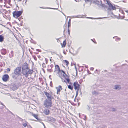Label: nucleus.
Returning <instances> with one entry per match:
<instances>
[{
	"instance_id": "nucleus-30",
	"label": "nucleus",
	"mask_w": 128,
	"mask_h": 128,
	"mask_svg": "<svg viewBox=\"0 0 128 128\" xmlns=\"http://www.w3.org/2000/svg\"><path fill=\"white\" fill-rule=\"evenodd\" d=\"M30 41L31 43H33L34 44H36V42L34 40H30Z\"/></svg>"
},
{
	"instance_id": "nucleus-7",
	"label": "nucleus",
	"mask_w": 128,
	"mask_h": 128,
	"mask_svg": "<svg viewBox=\"0 0 128 128\" xmlns=\"http://www.w3.org/2000/svg\"><path fill=\"white\" fill-rule=\"evenodd\" d=\"M18 43H20V46L22 48L23 51L24 50L25 47L24 46V40H18Z\"/></svg>"
},
{
	"instance_id": "nucleus-59",
	"label": "nucleus",
	"mask_w": 128,
	"mask_h": 128,
	"mask_svg": "<svg viewBox=\"0 0 128 128\" xmlns=\"http://www.w3.org/2000/svg\"><path fill=\"white\" fill-rule=\"evenodd\" d=\"M87 18H90L92 19L94 18H93L87 17Z\"/></svg>"
},
{
	"instance_id": "nucleus-12",
	"label": "nucleus",
	"mask_w": 128,
	"mask_h": 128,
	"mask_svg": "<svg viewBox=\"0 0 128 128\" xmlns=\"http://www.w3.org/2000/svg\"><path fill=\"white\" fill-rule=\"evenodd\" d=\"M12 90H16L18 88V87L16 84H13L12 86Z\"/></svg>"
},
{
	"instance_id": "nucleus-51",
	"label": "nucleus",
	"mask_w": 128,
	"mask_h": 128,
	"mask_svg": "<svg viewBox=\"0 0 128 128\" xmlns=\"http://www.w3.org/2000/svg\"><path fill=\"white\" fill-rule=\"evenodd\" d=\"M68 23H70V19L68 20Z\"/></svg>"
},
{
	"instance_id": "nucleus-25",
	"label": "nucleus",
	"mask_w": 128,
	"mask_h": 128,
	"mask_svg": "<svg viewBox=\"0 0 128 128\" xmlns=\"http://www.w3.org/2000/svg\"><path fill=\"white\" fill-rule=\"evenodd\" d=\"M64 62L66 63V65L68 66V65L69 64V62L67 60H64Z\"/></svg>"
},
{
	"instance_id": "nucleus-42",
	"label": "nucleus",
	"mask_w": 128,
	"mask_h": 128,
	"mask_svg": "<svg viewBox=\"0 0 128 128\" xmlns=\"http://www.w3.org/2000/svg\"><path fill=\"white\" fill-rule=\"evenodd\" d=\"M29 50L30 52V54H32V51H31L30 49H29Z\"/></svg>"
},
{
	"instance_id": "nucleus-64",
	"label": "nucleus",
	"mask_w": 128,
	"mask_h": 128,
	"mask_svg": "<svg viewBox=\"0 0 128 128\" xmlns=\"http://www.w3.org/2000/svg\"><path fill=\"white\" fill-rule=\"evenodd\" d=\"M38 57L39 58H41V56H38Z\"/></svg>"
},
{
	"instance_id": "nucleus-35",
	"label": "nucleus",
	"mask_w": 128,
	"mask_h": 128,
	"mask_svg": "<svg viewBox=\"0 0 128 128\" xmlns=\"http://www.w3.org/2000/svg\"><path fill=\"white\" fill-rule=\"evenodd\" d=\"M78 90H77V91H76V97L78 95Z\"/></svg>"
},
{
	"instance_id": "nucleus-8",
	"label": "nucleus",
	"mask_w": 128,
	"mask_h": 128,
	"mask_svg": "<svg viewBox=\"0 0 128 128\" xmlns=\"http://www.w3.org/2000/svg\"><path fill=\"white\" fill-rule=\"evenodd\" d=\"M22 69H30V68L28 66V63L26 62H25L22 66Z\"/></svg>"
},
{
	"instance_id": "nucleus-53",
	"label": "nucleus",
	"mask_w": 128,
	"mask_h": 128,
	"mask_svg": "<svg viewBox=\"0 0 128 128\" xmlns=\"http://www.w3.org/2000/svg\"><path fill=\"white\" fill-rule=\"evenodd\" d=\"M68 34H70V30L69 29H68Z\"/></svg>"
},
{
	"instance_id": "nucleus-22",
	"label": "nucleus",
	"mask_w": 128,
	"mask_h": 128,
	"mask_svg": "<svg viewBox=\"0 0 128 128\" xmlns=\"http://www.w3.org/2000/svg\"><path fill=\"white\" fill-rule=\"evenodd\" d=\"M100 4H98L100 5V6H101L102 7H104L105 6V5L104 4H102V1L100 0Z\"/></svg>"
},
{
	"instance_id": "nucleus-33",
	"label": "nucleus",
	"mask_w": 128,
	"mask_h": 128,
	"mask_svg": "<svg viewBox=\"0 0 128 128\" xmlns=\"http://www.w3.org/2000/svg\"><path fill=\"white\" fill-rule=\"evenodd\" d=\"M61 72H62V73H63V74H64L65 75H66V74L65 72L63 70H61Z\"/></svg>"
},
{
	"instance_id": "nucleus-49",
	"label": "nucleus",
	"mask_w": 128,
	"mask_h": 128,
	"mask_svg": "<svg viewBox=\"0 0 128 128\" xmlns=\"http://www.w3.org/2000/svg\"><path fill=\"white\" fill-rule=\"evenodd\" d=\"M41 123H42V124H43V125H44V128H45V125H44V124L43 122H41Z\"/></svg>"
},
{
	"instance_id": "nucleus-9",
	"label": "nucleus",
	"mask_w": 128,
	"mask_h": 128,
	"mask_svg": "<svg viewBox=\"0 0 128 128\" xmlns=\"http://www.w3.org/2000/svg\"><path fill=\"white\" fill-rule=\"evenodd\" d=\"M47 120L49 122H54L56 120V119L53 117L51 116H47Z\"/></svg>"
},
{
	"instance_id": "nucleus-57",
	"label": "nucleus",
	"mask_w": 128,
	"mask_h": 128,
	"mask_svg": "<svg viewBox=\"0 0 128 128\" xmlns=\"http://www.w3.org/2000/svg\"><path fill=\"white\" fill-rule=\"evenodd\" d=\"M63 53L65 54H66V52L64 50V51Z\"/></svg>"
},
{
	"instance_id": "nucleus-20",
	"label": "nucleus",
	"mask_w": 128,
	"mask_h": 128,
	"mask_svg": "<svg viewBox=\"0 0 128 128\" xmlns=\"http://www.w3.org/2000/svg\"><path fill=\"white\" fill-rule=\"evenodd\" d=\"M65 79L66 80L67 82L68 83H70V84H72L71 82H70V79L69 78H65Z\"/></svg>"
},
{
	"instance_id": "nucleus-16",
	"label": "nucleus",
	"mask_w": 128,
	"mask_h": 128,
	"mask_svg": "<svg viewBox=\"0 0 128 128\" xmlns=\"http://www.w3.org/2000/svg\"><path fill=\"white\" fill-rule=\"evenodd\" d=\"M83 16H81V15H78L77 16H72L71 18H82Z\"/></svg>"
},
{
	"instance_id": "nucleus-11",
	"label": "nucleus",
	"mask_w": 128,
	"mask_h": 128,
	"mask_svg": "<svg viewBox=\"0 0 128 128\" xmlns=\"http://www.w3.org/2000/svg\"><path fill=\"white\" fill-rule=\"evenodd\" d=\"M30 112L32 114V115L34 116L36 119L38 120H41L38 118V115L36 114H33L32 112Z\"/></svg>"
},
{
	"instance_id": "nucleus-44",
	"label": "nucleus",
	"mask_w": 128,
	"mask_h": 128,
	"mask_svg": "<svg viewBox=\"0 0 128 128\" xmlns=\"http://www.w3.org/2000/svg\"><path fill=\"white\" fill-rule=\"evenodd\" d=\"M86 116H84V120H86Z\"/></svg>"
},
{
	"instance_id": "nucleus-62",
	"label": "nucleus",
	"mask_w": 128,
	"mask_h": 128,
	"mask_svg": "<svg viewBox=\"0 0 128 128\" xmlns=\"http://www.w3.org/2000/svg\"><path fill=\"white\" fill-rule=\"evenodd\" d=\"M58 87L59 88H62L61 86H60V85Z\"/></svg>"
},
{
	"instance_id": "nucleus-21",
	"label": "nucleus",
	"mask_w": 128,
	"mask_h": 128,
	"mask_svg": "<svg viewBox=\"0 0 128 128\" xmlns=\"http://www.w3.org/2000/svg\"><path fill=\"white\" fill-rule=\"evenodd\" d=\"M56 88L57 89V94H60V92H59L60 91V90L59 88Z\"/></svg>"
},
{
	"instance_id": "nucleus-40",
	"label": "nucleus",
	"mask_w": 128,
	"mask_h": 128,
	"mask_svg": "<svg viewBox=\"0 0 128 128\" xmlns=\"http://www.w3.org/2000/svg\"><path fill=\"white\" fill-rule=\"evenodd\" d=\"M68 28H69L70 27V23H68Z\"/></svg>"
},
{
	"instance_id": "nucleus-18",
	"label": "nucleus",
	"mask_w": 128,
	"mask_h": 128,
	"mask_svg": "<svg viewBox=\"0 0 128 128\" xmlns=\"http://www.w3.org/2000/svg\"><path fill=\"white\" fill-rule=\"evenodd\" d=\"M68 88L69 89H70L71 90H73V87L72 84L68 85Z\"/></svg>"
},
{
	"instance_id": "nucleus-61",
	"label": "nucleus",
	"mask_w": 128,
	"mask_h": 128,
	"mask_svg": "<svg viewBox=\"0 0 128 128\" xmlns=\"http://www.w3.org/2000/svg\"><path fill=\"white\" fill-rule=\"evenodd\" d=\"M11 54H13V51H12L11 52Z\"/></svg>"
},
{
	"instance_id": "nucleus-10",
	"label": "nucleus",
	"mask_w": 128,
	"mask_h": 128,
	"mask_svg": "<svg viewBox=\"0 0 128 128\" xmlns=\"http://www.w3.org/2000/svg\"><path fill=\"white\" fill-rule=\"evenodd\" d=\"M108 5L109 8H108L110 9H112V10H116V8L115 6H114L112 4H111V3L109 2L107 4Z\"/></svg>"
},
{
	"instance_id": "nucleus-23",
	"label": "nucleus",
	"mask_w": 128,
	"mask_h": 128,
	"mask_svg": "<svg viewBox=\"0 0 128 128\" xmlns=\"http://www.w3.org/2000/svg\"><path fill=\"white\" fill-rule=\"evenodd\" d=\"M4 38L3 36L2 35H0V40H4Z\"/></svg>"
},
{
	"instance_id": "nucleus-54",
	"label": "nucleus",
	"mask_w": 128,
	"mask_h": 128,
	"mask_svg": "<svg viewBox=\"0 0 128 128\" xmlns=\"http://www.w3.org/2000/svg\"><path fill=\"white\" fill-rule=\"evenodd\" d=\"M87 106L88 107V110H89L90 109V106H89L88 105Z\"/></svg>"
},
{
	"instance_id": "nucleus-52",
	"label": "nucleus",
	"mask_w": 128,
	"mask_h": 128,
	"mask_svg": "<svg viewBox=\"0 0 128 128\" xmlns=\"http://www.w3.org/2000/svg\"><path fill=\"white\" fill-rule=\"evenodd\" d=\"M62 76L63 77H64L65 78H66V77H65V76L64 74H63L62 75Z\"/></svg>"
},
{
	"instance_id": "nucleus-48",
	"label": "nucleus",
	"mask_w": 128,
	"mask_h": 128,
	"mask_svg": "<svg viewBox=\"0 0 128 128\" xmlns=\"http://www.w3.org/2000/svg\"><path fill=\"white\" fill-rule=\"evenodd\" d=\"M92 42H94V43L95 44H96V40H92Z\"/></svg>"
},
{
	"instance_id": "nucleus-3",
	"label": "nucleus",
	"mask_w": 128,
	"mask_h": 128,
	"mask_svg": "<svg viewBox=\"0 0 128 128\" xmlns=\"http://www.w3.org/2000/svg\"><path fill=\"white\" fill-rule=\"evenodd\" d=\"M22 73L24 76L26 78L28 77L29 74H32L33 71L32 70L30 69H22Z\"/></svg>"
},
{
	"instance_id": "nucleus-27",
	"label": "nucleus",
	"mask_w": 128,
	"mask_h": 128,
	"mask_svg": "<svg viewBox=\"0 0 128 128\" xmlns=\"http://www.w3.org/2000/svg\"><path fill=\"white\" fill-rule=\"evenodd\" d=\"M100 2L99 1H97L96 2V4L98 6H100V5L98 4H100Z\"/></svg>"
},
{
	"instance_id": "nucleus-31",
	"label": "nucleus",
	"mask_w": 128,
	"mask_h": 128,
	"mask_svg": "<svg viewBox=\"0 0 128 128\" xmlns=\"http://www.w3.org/2000/svg\"><path fill=\"white\" fill-rule=\"evenodd\" d=\"M32 56L35 60H37V58L35 56Z\"/></svg>"
},
{
	"instance_id": "nucleus-32",
	"label": "nucleus",
	"mask_w": 128,
	"mask_h": 128,
	"mask_svg": "<svg viewBox=\"0 0 128 128\" xmlns=\"http://www.w3.org/2000/svg\"><path fill=\"white\" fill-rule=\"evenodd\" d=\"M42 66L44 68H45L46 67V65L44 63H43L42 64Z\"/></svg>"
},
{
	"instance_id": "nucleus-4",
	"label": "nucleus",
	"mask_w": 128,
	"mask_h": 128,
	"mask_svg": "<svg viewBox=\"0 0 128 128\" xmlns=\"http://www.w3.org/2000/svg\"><path fill=\"white\" fill-rule=\"evenodd\" d=\"M22 11H14L13 12V16L15 17V16L16 18L19 17L22 14Z\"/></svg>"
},
{
	"instance_id": "nucleus-28",
	"label": "nucleus",
	"mask_w": 128,
	"mask_h": 128,
	"mask_svg": "<svg viewBox=\"0 0 128 128\" xmlns=\"http://www.w3.org/2000/svg\"><path fill=\"white\" fill-rule=\"evenodd\" d=\"M72 63H73V62H72L71 64V66H72L73 65V64H72ZM73 65L75 66V68L76 70H77V68L76 67V64L75 63H75H74Z\"/></svg>"
},
{
	"instance_id": "nucleus-6",
	"label": "nucleus",
	"mask_w": 128,
	"mask_h": 128,
	"mask_svg": "<svg viewBox=\"0 0 128 128\" xmlns=\"http://www.w3.org/2000/svg\"><path fill=\"white\" fill-rule=\"evenodd\" d=\"M10 78L8 74H4L3 76L2 79L4 82H6L8 81Z\"/></svg>"
},
{
	"instance_id": "nucleus-15",
	"label": "nucleus",
	"mask_w": 128,
	"mask_h": 128,
	"mask_svg": "<svg viewBox=\"0 0 128 128\" xmlns=\"http://www.w3.org/2000/svg\"><path fill=\"white\" fill-rule=\"evenodd\" d=\"M66 40H64L62 44L61 43V44L62 45V48H64L66 46Z\"/></svg>"
},
{
	"instance_id": "nucleus-13",
	"label": "nucleus",
	"mask_w": 128,
	"mask_h": 128,
	"mask_svg": "<svg viewBox=\"0 0 128 128\" xmlns=\"http://www.w3.org/2000/svg\"><path fill=\"white\" fill-rule=\"evenodd\" d=\"M1 53L3 55H5L6 53V50L4 48H2L1 51Z\"/></svg>"
},
{
	"instance_id": "nucleus-46",
	"label": "nucleus",
	"mask_w": 128,
	"mask_h": 128,
	"mask_svg": "<svg viewBox=\"0 0 128 128\" xmlns=\"http://www.w3.org/2000/svg\"><path fill=\"white\" fill-rule=\"evenodd\" d=\"M36 50H37V51H38V52H41V50L39 49H37Z\"/></svg>"
},
{
	"instance_id": "nucleus-56",
	"label": "nucleus",
	"mask_w": 128,
	"mask_h": 128,
	"mask_svg": "<svg viewBox=\"0 0 128 128\" xmlns=\"http://www.w3.org/2000/svg\"><path fill=\"white\" fill-rule=\"evenodd\" d=\"M65 77H66H66H67V78H69V77L66 74V75H65Z\"/></svg>"
},
{
	"instance_id": "nucleus-34",
	"label": "nucleus",
	"mask_w": 128,
	"mask_h": 128,
	"mask_svg": "<svg viewBox=\"0 0 128 128\" xmlns=\"http://www.w3.org/2000/svg\"><path fill=\"white\" fill-rule=\"evenodd\" d=\"M110 110L113 111H114L115 110V109L114 108H110Z\"/></svg>"
},
{
	"instance_id": "nucleus-45",
	"label": "nucleus",
	"mask_w": 128,
	"mask_h": 128,
	"mask_svg": "<svg viewBox=\"0 0 128 128\" xmlns=\"http://www.w3.org/2000/svg\"><path fill=\"white\" fill-rule=\"evenodd\" d=\"M2 85H4L5 86H6L5 85L3 84H2V83L0 82V86H2Z\"/></svg>"
},
{
	"instance_id": "nucleus-50",
	"label": "nucleus",
	"mask_w": 128,
	"mask_h": 128,
	"mask_svg": "<svg viewBox=\"0 0 128 128\" xmlns=\"http://www.w3.org/2000/svg\"><path fill=\"white\" fill-rule=\"evenodd\" d=\"M50 66L51 68H52L54 67V65L53 64H51L50 65Z\"/></svg>"
},
{
	"instance_id": "nucleus-41",
	"label": "nucleus",
	"mask_w": 128,
	"mask_h": 128,
	"mask_svg": "<svg viewBox=\"0 0 128 128\" xmlns=\"http://www.w3.org/2000/svg\"><path fill=\"white\" fill-rule=\"evenodd\" d=\"M94 68L93 67H91L90 68V70H94Z\"/></svg>"
},
{
	"instance_id": "nucleus-26",
	"label": "nucleus",
	"mask_w": 128,
	"mask_h": 128,
	"mask_svg": "<svg viewBox=\"0 0 128 128\" xmlns=\"http://www.w3.org/2000/svg\"><path fill=\"white\" fill-rule=\"evenodd\" d=\"M40 8H48V9H57V8H42V7H40Z\"/></svg>"
},
{
	"instance_id": "nucleus-29",
	"label": "nucleus",
	"mask_w": 128,
	"mask_h": 128,
	"mask_svg": "<svg viewBox=\"0 0 128 128\" xmlns=\"http://www.w3.org/2000/svg\"><path fill=\"white\" fill-rule=\"evenodd\" d=\"M47 70L48 72H52V68L50 69H47Z\"/></svg>"
},
{
	"instance_id": "nucleus-37",
	"label": "nucleus",
	"mask_w": 128,
	"mask_h": 128,
	"mask_svg": "<svg viewBox=\"0 0 128 128\" xmlns=\"http://www.w3.org/2000/svg\"><path fill=\"white\" fill-rule=\"evenodd\" d=\"M96 92L95 91H94L92 92V94H94L96 93Z\"/></svg>"
},
{
	"instance_id": "nucleus-5",
	"label": "nucleus",
	"mask_w": 128,
	"mask_h": 128,
	"mask_svg": "<svg viewBox=\"0 0 128 128\" xmlns=\"http://www.w3.org/2000/svg\"><path fill=\"white\" fill-rule=\"evenodd\" d=\"M73 86H74V89L76 90H79L80 85L78 84L77 82L76 81L74 83Z\"/></svg>"
},
{
	"instance_id": "nucleus-58",
	"label": "nucleus",
	"mask_w": 128,
	"mask_h": 128,
	"mask_svg": "<svg viewBox=\"0 0 128 128\" xmlns=\"http://www.w3.org/2000/svg\"><path fill=\"white\" fill-rule=\"evenodd\" d=\"M59 76L61 78V79L62 80V81L63 82V78H62L61 76Z\"/></svg>"
},
{
	"instance_id": "nucleus-19",
	"label": "nucleus",
	"mask_w": 128,
	"mask_h": 128,
	"mask_svg": "<svg viewBox=\"0 0 128 128\" xmlns=\"http://www.w3.org/2000/svg\"><path fill=\"white\" fill-rule=\"evenodd\" d=\"M115 89L116 90L120 89L121 88V87H120L119 85H116L114 86Z\"/></svg>"
},
{
	"instance_id": "nucleus-17",
	"label": "nucleus",
	"mask_w": 128,
	"mask_h": 128,
	"mask_svg": "<svg viewBox=\"0 0 128 128\" xmlns=\"http://www.w3.org/2000/svg\"><path fill=\"white\" fill-rule=\"evenodd\" d=\"M55 68H58V72H60L61 70H60L59 66L57 64L55 66Z\"/></svg>"
},
{
	"instance_id": "nucleus-1",
	"label": "nucleus",
	"mask_w": 128,
	"mask_h": 128,
	"mask_svg": "<svg viewBox=\"0 0 128 128\" xmlns=\"http://www.w3.org/2000/svg\"><path fill=\"white\" fill-rule=\"evenodd\" d=\"M21 66L18 67L15 69L12 74V78L18 81L19 80L20 81L21 79L22 80L21 74Z\"/></svg>"
},
{
	"instance_id": "nucleus-36",
	"label": "nucleus",
	"mask_w": 128,
	"mask_h": 128,
	"mask_svg": "<svg viewBox=\"0 0 128 128\" xmlns=\"http://www.w3.org/2000/svg\"><path fill=\"white\" fill-rule=\"evenodd\" d=\"M50 86L52 87V81H51L50 84Z\"/></svg>"
},
{
	"instance_id": "nucleus-60",
	"label": "nucleus",
	"mask_w": 128,
	"mask_h": 128,
	"mask_svg": "<svg viewBox=\"0 0 128 128\" xmlns=\"http://www.w3.org/2000/svg\"><path fill=\"white\" fill-rule=\"evenodd\" d=\"M20 120H21V121H23V120L21 118H20Z\"/></svg>"
},
{
	"instance_id": "nucleus-55",
	"label": "nucleus",
	"mask_w": 128,
	"mask_h": 128,
	"mask_svg": "<svg viewBox=\"0 0 128 128\" xmlns=\"http://www.w3.org/2000/svg\"><path fill=\"white\" fill-rule=\"evenodd\" d=\"M107 18V17H104V18H98V19H102L104 18Z\"/></svg>"
},
{
	"instance_id": "nucleus-14",
	"label": "nucleus",
	"mask_w": 128,
	"mask_h": 128,
	"mask_svg": "<svg viewBox=\"0 0 128 128\" xmlns=\"http://www.w3.org/2000/svg\"><path fill=\"white\" fill-rule=\"evenodd\" d=\"M44 112L46 115H47L49 114L50 111L48 109H46L44 110Z\"/></svg>"
},
{
	"instance_id": "nucleus-39",
	"label": "nucleus",
	"mask_w": 128,
	"mask_h": 128,
	"mask_svg": "<svg viewBox=\"0 0 128 128\" xmlns=\"http://www.w3.org/2000/svg\"><path fill=\"white\" fill-rule=\"evenodd\" d=\"M87 72L89 74H91V72H90V71L88 69L87 70Z\"/></svg>"
},
{
	"instance_id": "nucleus-47",
	"label": "nucleus",
	"mask_w": 128,
	"mask_h": 128,
	"mask_svg": "<svg viewBox=\"0 0 128 128\" xmlns=\"http://www.w3.org/2000/svg\"><path fill=\"white\" fill-rule=\"evenodd\" d=\"M113 38H115V39H116V38H118V39L119 40H120V39L119 38H118L117 36H115L114 37H113Z\"/></svg>"
},
{
	"instance_id": "nucleus-2",
	"label": "nucleus",
	"mask_w": 128,
	"mask_h": 128,
	"mask_svg": "<svg viewBox=\"0 0 128 128\" xmlns=\"http://www.w3.org/2000/svg\"><path fill=\"white\" fill-rule=\"evenodd\" d=\"M44 93L47 97V98L44 101V105L45 107L48 109H50V108L52 106V98H53L51 94L46 92H44Z\"/></svg>"
},
{
	"instance_id": "nucleus-38",
	"label": "nucleus",
	"mask_w": 128,
	"mask_h": 128,
	"mask_svg": "<svg viewBox=\"0 0 128 128\" xmlns=\"http://www.w3.org/2000/svg\"><path fill=\"white\" fill-rule=\"evenodd\" d=\"M45 60L46 61V64H47L48 63V60L47 58H45Z\"/></svg>"
},
{
	"instance_id": "nucleus-43",
	"label": "nucleus",
	"mask_w": 128,
	"mask_h": 128,
	"mask_svg": "<svg viewBox=\"0 0 128 128\" xmlns=\"http://www.w3.org/2000/svg\"><path fill=\"white\" fill-rule=\"evenodd\" d=\"M7 70L8 71V72H10V70L9 68H8L7 69Z\"/></svg>"
},
{
	"instance_id": "nucleus-24",
	"label": "nucleus",
	"mask_w": 128,
	"mask_h": 128,
	"mask_svg": "<svg viewBox=\"0 0 128 128\" xmlns=\"http://www.w3.org/2000/svg\"><path fill=\"white\" fill-rule=\"evenodd\" d=\"M28 122L26 121V123L23 124V125L24 127H26L27 126Z\"/></svg>"
},
{
	"instance_id": "nucleus-63",
	"label": "nucleus",
	"mask_w": 128,
	"mask_h": 128,
	"mask_svg": "<svg viewBox=\"0 0 128 128\" xmlns=\"http://www.w3.org/2000/svg\"><path fill=\"white\" fill-rule=\"evenodd\" d=\"M42 70L43 71V72H44V73H45V70H44V68H42Z\"/></svg>"
}]
</instances>
